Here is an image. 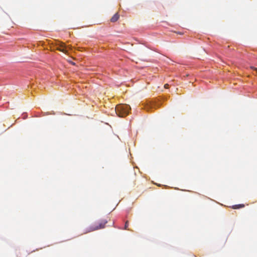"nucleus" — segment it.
<instances>
[{"instance_id": "423d86ee", "label": "nucleus", "mask_w": 257, "mask_h": 257, "mask_svg": "<svg viewBox=\"0 0 257 257\" xmlns=\"http://www.w3.org/2000/svg\"><path fill=\"white\" fill-rule=\"evenodd\" d=\"M128 225H129L128 221H126L125 223L124 229L130 230V229L128 228Z\"/></svg>"}, {"instance_id": "7ed1b4c3", "label": "nucleus", "mask_w": 257, "mask_h": 257, "mask_svg": "<svg viewBox=\"0 0 257 257\" xmlns=\"http://www.w3.org/2000/svg\"><path fill=\"white\" fill-rule=\"evenodd\" d=\"M57 47L56 49L65 54L67 53V48L71 49V46H66L65 43L62 42H58L56 44Z\"/></svg>"}, {"instance_id": "f03ea898", "label": "nucleus", "mask_w": 257, "mask_h": 257, "mask_svg": "<svg viewBox=\"0 0 257 257\" xmlns=\"http://www.w3.org/2000/svg\"><path fill=\"white\" fill-rule=\"evenodd\" d=\"M108 222L106 219H102L98 222H96L94 224L92 225L88 228V231H93L99 229H101L105 227L106 224Z\"/></svg>"}, {"instance_id": "39448f33", "label": "nucleus", "mask_w": 257, "mask_h": 257, "mask_svg": "<svg viewBox=\"0 0 257 257\" xmlns=\"http://www.w3.org/2000/svg\"><path fill=\"white\" fill-rule=\"evenodd\" d=\"M244 204H238V205H235L232 206V208L236 209H239L240 208L244 207Z\"/></svg>"}, {"instance_id": "20e7f679", "label": "nucleus", "mask_w": 257, "mask_h": 257, "mask_svg": "<svg viewBox=\"0 0 257 257\" xmlns=\"http://www.w3.org/2000/svg\"><path fill=\"white\" fill-rule=\"evenodd\" d=\"M119 18V15L118 13L115 14L111 18L110 21L112 23L116 22Z\"/></svg>"}, {"instance_id": "6e6552de", "label": "nucleus", "mask_w": 257, "mask_h": 257, "mask_svg": "<svg viewBox=\"0 0 257 257\" xmlns=\"http://www.w3.org/2000/svg\"><path fill=\"white\" fill-rule=\"evenodd\" d=\"M250 68H251V69H253V70H255V71H256V72H257V68H255V67H251Z\"/></svg>"}, {"instance_id": "0eeeda50", "label": "nucleus", "mask_w": 257, "mask_h": 257, "mask_svg": "<svg viewBox=\"0 0 257 257\" xmlns=\"http://www.w3.org/2000/svg\"><path fill=\"white\" fill-rule=\"evenodd\" d=\"M164 87H165V88H168V87H169V84H165V85H164Z\"/></svg>"}, {"instance_id": "f257e3e1", "label": "nucleus", "mask_w": 257, "mask_h": 257, "mask_svg": "<svg viewBox=\"0 0 257 257\" xmlns=\"http://www.w3.org/2000/svg\"><path fill=\"white\" fill-rule=\"evenodd\" d=\"M130 109V105L127 104H119L115 107V112L119 117H124L127 115Z\"/></svg>"}]
</instances>
